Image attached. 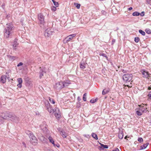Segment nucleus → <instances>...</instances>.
I'll return each instance as SVG.
<instances>
[{"label": "nucleus", "instance_id": "1", "mask_svg": "<svg viewBox=\"0 0 151 151\" xmlns=\"http://www.w3.org/2000/svg\"><path fill=\"white\" fill-rule=\"evenodd\" d=\"M7 27L5 28L4 35L6 38L9 37L12 35L14 29L13 25L10 24H6Z\"/></svg>", "mask_w": 151, "mask_h": 151}, {"label": "nucleus", "instance_id": "2", "mask_svg": "<svg viewBox=\"0 0 151 151\" xmlns=\"http://www.w3.org/2000/svg\"><path fill=\"white\" fill-rule=\"evenodd\" d=\"M132 76L131 74H127L124 75L122 76L123 81L126 82H129L132 80Z\"/></svg>", "mask_w": 151, "mask_h": 151}, {"label": "nucleus", "instance_id": "3", "mask_svg": "<svg viewBox=\"0 0 151 151\" xmlns=\"http://www.w3.org/2000/svg\"><path fill=\"white\" fill-rule=\"evenodd\" d=\"M46 109L50 113L54 112V110L48 101H46L45 103Z\"/></svg>", "mask_w": 151, "mask_h": 151}, {"label": "nucleus", "instance_id": "4", "mask_svg": "<svg viewBox=\"0 0 151 151\" xmlns=\"http://www.w3.org/2000/svg\"><path fill=\"white\" fill-rule=\"evenodd\" d=\"M29 137L30 138V141L32 144H34L37 142V139L35 136L33 134L32 132L29 133Z\"/></svg>", "mask_w": 151, "mask_h": 151}, {"label": "nucleus", "instance_id": "5", "mask_svg": "<svg viewBox=\"0 0 151 151\" xmlns=\"http://www.w3.org/2000/svg\"><path fill=\"white\" fill-rule=\"evenodd\" d=\"M40 127L45 134H47L48 133V130L47 128V126L46 124L43 123L40 125Z\"/></svg>", "mask_w": 151, "mask_h": 151}, {"label": "nucleus", "instance_id": "6", "mask_svg": "<svg viewBox=\"0 0 151 151\" xmlns=\"http://www.w3.org/2000/svg\"><path fill=\"white\" fill-rule=\"evenodd\" d=\"M38 19L40 24H43L44 23V17L42 14L40 13L38 15Z\"/></svg>", "mask_w": 151, "mask_h": 151}, {"label": "nucleus", "instance_id": "7", "mask_svg": "<svg viewBox=\"0 0 151 151\" xmlns=\"http://www.w3.org/2000/svg\"><path fill=\"white\" fill-rule=\"evenodd\" d=\"M53 113H54V115L57 118H59L61 116L60 110L58 108H55Z\"/></svg>", "mask_w": 151, "mask_h": 151}, {"label": "nucleus", "instance_id": "8", "mask_svg": "<svg viewBox=\"0 0 151 151\" xmlns=\"http://www.w3.org/2000/svg\"><path fill=\"white\" fill-rule=\"evenodd\" d=\"M55 88L57 89L62 88H63V82H60L56 83Z\"/></svg>", "mask_w": 151, "mask_h": 151}, {"label": "nucleus", "instance_id": "9", "mask_svg": "<svg viewBox=\"0 0 151 151\" xmlns=\"http://www.w3.org/2000/svg\"><path fill=\"white\" fill-rule=\"evenodd\" d=\"M40 77L41 78L43 76V74L45 73V69L44 67H42L40 68Z\"/></svg>", "mask_w": 151, "mask_h": 151}, {"label": "nucleus", "instance_id": "10", "mask_svg": "<svg viewBox=\"0 0 151 151\" xmlns=\"http://www.w3.org/2000/svg\"><path fill=\"white\" fill-rule=\"evenodd\" d=\"M52 32L50 29H47L44 32V34L45 37H48L52 34Z\"/></svg>", "mask_w": 151, "mask_h": 151}, {"label": "nucleus", "instance_id": "11", "mask_svg": "<svg viewBox=\"0 0 151 151\" xmlns=\"http://www.w3.org/2000/svg\"><path fill=\"white\" fill-rule=\"evenodd\" d=\"M76 35V34H74L72 35H70L67 36L65 38V40H66V42H67L72 40L73 37H75Z\"/></svg>", "mask_w": 151, "mask_h": 151}, {"label": "nucleus", "instance_id": "12", "mask_svg": "<svg viewBox=\"0 0 151 151\" xmlns=\"http://www.w3.org/2000/svg\"><path fill=\"white\" fill-rule=\"evenodd\" d=\"M143 77L145 78H148L149 77V73L148 72L146 71L143 70L141 71Z\"/></svg>", "mask_w": 151, "mask_h": 151}, {"label": "nucleus", "instance_id": "13", "mask_svg": "<svg viewBox=\"0 0 151 151\" xmlns=\"http://www.w3.org/2000/svg\"><path fill=\"white\" fill-rule=\"evenodd\" d=\"M8 117L11 118L12 120L16 121V120H18L19 118H17L15 115L9 114L8 116Z\"/></svg>", "mask_w": 151, "mask_h": 151}, {"label": "nucleus", "instance_id": "14", "mask_svg": "<svg viewBox=\"0 0 151 151\" xmlns=\"http://www.w3.org/2000/svg\"><path fill=\"white\" fill-rule=\"evenodd\" d=\"M63 88L65 87L68 86L70 84V82L68 80H66L63 82Z\"/></svg>", "mask_w": 151, "mask_h": 151}, {"label": "nucleus", "instance_id": "15", "mask_svg": "<svg viewBox=\"0 0 151 151\" xmlns=\"http://www.w3.org/2000/svg\"><path fill=\"white\" fill-rule=\"evenodd\" d=\"M6 80V77L5 75H3L1 76L0 81L3 83H5Z\"/></svg>", "mask_w": 151, "mask_h": 151}, {"label": "nucleus", "instance_id": "16", "mask_svg": "<svg viewBox=\"0 0 151 151\" xmlns=\"http://www.w3.org/2000/svg\"><path fill=\"white\" fill-rule=\"evenodd\" d=\"M60 135L63 138H66L67 137V134L64 131H60Z\"/></svg>", "mask_w": 151, "mask_h": 151}, {"label": "nucleus", "instance_id": "17", "mask_svg": "<svg viewBox=\"0 0 151 151\" xmlns=\"http://www.w3.org/2000/svg\"><path fill=\"white\" fill-rule=\"evenodd\" d=\"M149 143L147 142L146 144H144L142 145L141 146H140V149L142 150L146 148L147 146L149 145Z\"/></svg>", "mask_w": 151, "mask_h": 151}, {"label": "nucleus", "instance_id": "18", "mask_svg": "<svg viewBox=\"0 0 151 151\" xmlns=\"http://www.w3.org/2000/svg\"><path fill=\"white\" fill-rule=\"evenodd\" d=\"M48 139L50 142L53 144L54 146H55V144L54 143V141L53 140L52 138L50 136L48 137Z\"/></svg>", "mask_w": 151, "mask_h": 151}, {"label": "nucleus", "instance_id": "19", "mask_svg": "<svg viewBox=\"0 0 151 151\" xmlns=\"http://www.w3.org/2000/svg\"><path fill=\"white\" fill-rule=\"evenodd\" d=\"M109 89H105L103 90L102 94L103 95H105L108 93L109 92Z\"/></svg>", "mask_w": 151, "mask_h": 151}, {"label": "nucleus", "instance_id": "20", "mask_svg": "<svg viewBox=\"0 0 151 151\" xmlns=\"http://www.w3.org/2000/svg\"><path fill=\"white\" fill-rule=\"evenodd\" d=\"M80 68L82 69H84L86 68L85 64L83 63H81L80 64Z\"/></svg>", "mask_w": 151, "mask_h": 151}, {"label": "nucleus", "instance_id": "21", "mask_svg": "<svg viewBox=\"0 0 151 151\" xmlns=\"http://www.w3.org/2000/svg\"><path fill=\"white\" fill-rule=\"evenodd\" d=\"M118 137L119 139H122L123 137V133L122 132H120L118 134Z\"/></svg>", "mask_w": 151, "mask_h": 151}, {"label": "nucleus", "instance_id": "22", "mask_svg": "<svg viewBox=\"0 0 151 151\" xmlns=\"http://www.w3.org/2000/svg\"><path fill=\"white\" fill-rule=\"evenodd\" d=\"M91 135L92 136L96 139L97 140L98 139L97 135L96 134L94 133H92Z\"/></svg>", "mask_w": 151, "mask_h": 151}, {"label": "nucleus", "instance_id": "23", "mask_svg": "<svg viewBox=\"0 0 151 151\" xmlns=\"http://www.w3.org/2000/svg\"><path fill=\"white\" fill-rule=\"evenodd\" d=\"M48 99L51 103L52 104H55V102L53 99L51 98L50 97H49Z\"/></svg>", "mask_w": 151, "mask_h": 151}, {"label": "nucleus", "instance_id": "24", "mask_svg": "<svg viewBox=\"0 0 151 151\" xmlns=\"http://www.w3.org/2000/svg\"><path fill=\"white\" fill-rule=\"evenodd\" d=\"M139 13L137 12H134L132 13V15L133 16H138L139 15Z\"/></svg>", "mask_w": 151, "mask_h": 151}, {"label": "nucleus", "instance_id": "25", "mask_svg": "<svg viewBox=\"0 0 151 151\" xmlns=\"http://www.w3.org/2000/svg\"><path fill=\"white\" fill-rule=\"evenodd\" d=\"M98 100V99H91L90 101V102L91 103H93L95 102Z\"/></svg>", "mask_w": 151, "mask_h": 151}, {"label": "nucleus", "instance_id": "26", "mask_svg": "<svg viewBox=\"0 0 151 151\" xmlns=\"http://www.w3.org/2000/svg\"><path fill=\"white\" fill-rule=\"evenodd\" d=\"M139 110L140 111L142 112V113L143 112H146L147 111L145 109V108H141L139 109Z\"/></svg>", "mask_w": 151, "mask_h": 151}, {"label": "nucleus", "instance_id": "27", "mask_svg": "<svg viewBox=\"0 0 151 151\" xmlns=\"http://www.w3.org/2000/svg\"><path fill=\"white\" fill-rule=\"evenodd\" d=\"M139 32L142 35L144 36L145 35V32L143 31L141 29H140L139 30Z\"/></svg>", "mask_w": 151, "mask_h": 151}, {"label": "nucleus", "instance_id": "28", "mask_svg": "<svg viewBox=\"0 0 151 151\" xmlns=\"http://www.w3.org/2000/svg\"><path fill=\"white\" fill-rule=\"evenodd\" d=\"M136 113L139 116H141L142 114V113L139 110L138 111H137Z\"/></svg>", "mask_w": 151, "mask_h": 151}, {"label": "nucleus", "instance_id": "29", "mask_svg": "<svg viewBox=\"0 0 151 151\" xmlns=\"http://www.w3.org/2000/svg\"><path fill=\"white\" fill-rule=\"evenodd\" d=\"M2 114L1 115V116L4 119H6L7 118V116H6L4 115L5 113H2Z\"/></svg>", "mask_w": 151, "mask_h": 151}, {"label": "nucleus", "instance_id": "30", "mask_svg": "<svg viewBox=\"0 0 151 151\" xmlns=\"http://www.w3.org/2000/svg\"><path fill=\"white\" fill-rule=\"evenodd\" d=\"M16 40V39H15L14 42V44L13 45V46L14 48L15 47L18 45V43Z\"/></svg>", "mask_w": 151, "mask_h": 151}, {"label": "nucleus", "instance_id": "31", "mask_svg": "<svg viewBox=\"0 0 151 151\" xmlns=\"http://www.w3.org/2000/svg\"><path fill=\"white\" fill-rule=\"evenodd\" d=\"M6 77V78H7V79L9 81H10V79H11L12 80H13V79H11L9 77V73H6V75L5 76Z\"/></svg>", "mask_w": 151, "mask_h": 151}, {"label": "nucleus", "instance_id": "32", "mask_svg": "<svg viewBox=\"0 0 151 151\" xmlns=\"http://www.w3.org/2000/svg\"><path fill=\"white\" fill-rule=\"evenodd\" d=\"M87 96V94L86 93H85L83 95V99L84 101H86V96Z\"/></svg>", "mask_w": 151, "mask_h": 151}, {"label": "nucleus", "instance_id": "33", "mask_svg": "<svg viewBox=\"0 0 151 151\" xmlns=\"http://www.w3.org/2000/svg\"><path fill=\"white\" fill-rule=\"evenodd\" d=\"M146 32L148 34H150L151 33V30L149 29H147L145 30Z\"/></svg>", "mask_w": 151, "mask_h": 151}, {"label": "nucleus", "instance_id": "34", "mask_svg": "<svg viewBox=\"0 0 151 151\" xmlns=\"http://www.w3.org/2000/svg\"><path fill=\"white\" fill-rule=\"evenodd\" d=\"M101 147L107 149L108 148V146L106 145H104L103 144H101Z\"/></svg>", "mask_w": 151, "mask_h": 151}, {"label": "nucleus", "instance_id": "35", "mask_svg": "<svg viewBox=\"0 0 151 151\" xmlns=\"http://www.w3.org/2000/svg\"><path fill=\"white\" fill-rule=\"evenodd\" d=\"M99 55L100 56H102L103 57H105L106 58V59H107L108 57L107 56V55L106 54L104 53H102L100 54Z\"/></svg>", "mask_w": 151, "mask_h": 151}, {"label": "nucleus", "instance_id": "36", "mask_svg": "<svg viewBox=\"0 0 151 151\" xmlns=\"http://www.w3.org/2000/svg\"><path fill=\"white\" fill-rule=\"evenodd\" d=\"M139 38L138 37H135L134 38V41L137 43L138 42H139Z\"/></svg>", "mask_w": 151, "mask_h": 151}, {"label": "nucleus", "instance_id": "37", "mask_svg": "<svg viewBox=\"0 0 151 151\" xmlns=\"http://www.w3.org/2000/svg\"><path fill=\"white\" fill-rule=\"evenodd\" d=\"M74 5L77 9H79L80 7V4H79L75 3Z\"/></svg>", "mask_w": 151, "mask_h": 151}, {"label": "nucleus", "instance_id": "38", "mask_svg": "<svg viewBox=\"0 0 151 151\" xmlns=\"http://www.w3.org/2000/svg\"><path fill=\"white\" fill-rule=\"evenodd\" d=\"M17 81L19 83H22V80L21 78H18L17 79Z\"/></svg>", "mask_w": 151, "mask_h": 151}, {"label": "nucleus", "instance_id": "39", "mask_svg": "<svg viewBox=\"0 0 151 151\" xmlns=\"http://www.w3.org/2000/svg\"><path fill=\"white\" fill-rule=\"evenodd\" d=\"M137 140H138V141H139L140 142H142L143 141V139L141 137H139L138 138Z\"/></svg>", "mask_w": 151, "mask_h": 151}, {"label": "nucleus", "instance_id": "40", "mask_svg": "<svg viewBox=\"0 0 151 151\" xmlns=\"http://www.w3.org/2000/svg\"><path fill=\"white\" fill-rule=\"evenodd\" d=\"M54 3V5L55 6H56L57 7L59 5V4H58V2L55 1V2H54V3Z\"/></svg>", "mask_w": 151, "mask_h": 151}, {"label": "nucleus", "instance_id": "41", "mask_svg": "<svg viewBox=\"0 0 151 151\" xmlns=\"http://www.w3.org/2000/svg\"><path fill=\"white\" fill-rule=\"evenodd\" d=\"M51 9L52 10H53V11H55L56 10V8L55 6H52V7H51Z\"/></svg>", "mask_w": 151, "mask_h": 151}, {"label": "nucleus", "instance_id": "42", "mask_svg": "<svg viewBox=\"0 0 151 151\" xmlns=\"http://www.w3.org/2000/svg\"><path fill=\"white\" fill-rule=\"evenodd\" d=\"M147 3L151 5V0H147Z\"/></svg>", "mask_w": 151, "mask_h": 151}, {"label": "nucleus", "instance_id": "43", "mask_svg": "<svg viewBox=\"0 0 151 151\" xmlns=\"http://www.w3.org/2000/svg\"><path fill=\"white\" fill-rule=\"evenodd\" d=\"M23 65V63H22V62H20V63H19L17 65V67H19L20 66H21L22 65Z\"/></svg>", "mask_w": 151, "mask_h": 151}, {"label": "nucleus", "instance_id": "44", "mask_svg": "<svg viewBox=\"0 0 151 151\" xmlns=\"http://www.w3.org/2000/svg\"><path fill=\"white\" fill-rule=\"evenodd\" d=\"M148 96L150 99H151V92H150L148 95Z\"/></svg>", "mask_w": 151, "mask_h": 151}, {"label": "nucleus", "instance_id": "45", "mask_svg": "<svg viewBox=\"0 0 151 151\" xmlns=\"http://www.w3.org/2000/svg\"><path fill=\"white\" fill-rule=\"evenodd\" d=\"M17 86L20 88H21L22 86V83H19V84L17 85Z\"/></svg>", "mask_w": 151, "mask_h": 151}, {"label": "nucleus", "instance_id": "46", "mask_svg": "<svg viewBox=\"0 0 151 151\" xmlns=\"http://www.w3.org/2000/svg\"><path fill=\"white\" fill-rule=\"evenodd\" d=\"M145 12H142L140 14V15L142 16H143L144 15Z\"/></svg>", "mask_w": 151, "mask_h": 151}, {"label": "nucleus", "instance_id": "47", "mask_svg": "<svg viewBox=\"0 0 151 151\" xmlns=\"http://www.w3.org/2000/svg\"><path fill=\"white\" fill-rule=\"evenodd\" d=\"M112 151H119V149L117 148H116L114 150H113Z\"/></svg>", "mask_w": 151, "mask_h": 151}, {"label": "nucleus", "instance_id": "48", "mask_svg": "<svg viewBox=\"0 0 151 151\" xmlns=\"http://www.w3.org/2000/svg\"><path fill=\"white\" fill-rule=\"evenodd\" d=\"M10 58H11L14 60L15 59V57H14L13 56H11L10 57Z\"/></svg>", "mask_w": 151, "mask_h": 151}, {"label": "nucleus", "instance_id": "49", "mask_svg": "<svg viewBox=\"0 0 151 151\" xmlns=\"http://www.w3.org/2000/svg\"><path fill=\"white\" fill-rule=\"evenodd\" d=\"M56 146L57 147H60V145L59 144L55 145V147Z\"/></svg>", "mask_w": 151, "mask_h": 151}, {"label": "nucleus", "instance_id": "50", "mask_svg": "<svg viewBox=\"0 0 151 151\" xmlns=\"http://www.w3.org/2000/svg\"><path fill=\"white\" fill-rule=\"evenodd\" d=\"M77 100H78V101H80V100H81V98H80V97H78L77 98Z\"/></svg>", "mask_w": 151, "mask_h": 151}, {"label": "nucleus", "instance_id": "51", "mask_svg": "<svg viewBox=\"0 0 151 151\" xmlns=\"http://www.w3.org/2000/svg\"><path fill=\"white\" fill-rule=\"evenodd\" d=\"M22 144L25 147H26V145L24 142H23Z\"/></svg>", "mask_w": 151, "mask_h": 151}, {"label": "nucleus", "instance_id": "52", "mask_svg": "<svg viewBox=\"0 0 151 151\" xmlns=\"http://www.w3.org/2000/svg\"><path fill=\"white\" fill-rule=\"evenodd\" d=\"M128 10L129 11H130L131 10H132V7H130V8H129L128 9Z\"/></svg>", "mask_w": 151, "mask_h": 151}, {"label": "nucleus", "instance_id": "53", "mask_svg": "<svg viewBox=\"0 0 151 151\" xmlns=\"http://www.w3.org/2000/svg\"><path fill=\"white\" fill-rule=\"evenodd\" d=\"M46 151H52L50 149H48Z\"/></svg>", "mask_w": 151, "mask_h": 151}, {"label": "nucleus", "instance_id": "54", "mask_svg": "<svg viewBox=\"0 0 151 151\" xmlns=\"http://www.w3.org/2000/svg\"><path fill=\"white\" fill-rule=\"evenodd\" d=\"M148 89L149 90H151V87H149L148 88Z\"/></svg>", "mask_w": 151, "mask_h": 151}, {"label": "nucleus", "instance_id": "55", "mask_svg": "<svg viewBox=\"0 0 151 151\" xmlns=\"http://www.w3.org/2000/svg\"><path fill=\"white\" fill-rule=\"evenodd\" d=\"M126 86L128 87H130V86H129V85H125V86Z\"/></svg>", "mask_w": 151, "mask_h": 151}, {"label": "nucleus", "instance_id": "56", "mask_svg": "<svg viewBox=\"0 0 151 151\" xmlns=\"http://www.w3.org/2000/svg\"><path fill=\"white\" fill-rule=\"evenodd\" d=\"M53 2L54 3L55 1L54 0H52Z\"/></svg>", "mask_w": 151, "mask_h": 151}, {"label": "nucleus", "instance_id": "57", "mask_svg": "<svg viewBox=\"0 0 151 151\" xmlns=\"http://www.w3.org/2000/svg\"><path fill=\"white\" fill-rule=\"evenodd\" d=\"M127 138V136H126L125 137H124V139H126Z\"/></svg>", "mask_w": 151, "mask_h": 151}, {"label": "nucleus", "instance_id": "58", "mask_svg": "<svg viewBox=\"0 0 151 151\" xmlns=\"http://www.w3.org/2000/svg\"><path fill=\"white\" fill-rule=\"evenodd\" d=\"M1 106V103H0V107Z\"/></svg>", "mask_w": 151, "mask_h": 151}, {"label": "nucleus", "instance_id": "59", "mask_svg": "<svg viewBox=\"0 0 151 151\" xmlns=\"http://www.w3.org/2000/svg\"><path fill=\"white\" fill-rule=\"evenodd\" d=\"M105 12L104 11H102V13H104V12Z\"/></svg>", "mask_w": 151, "mask_h": 151}, {"label": "nucleus", "instance_id": "60", "mask_svg": "<svg viewBox=\"0 0 151 151\" xmlns=\"http://www.w3.org/2000/svg\"><path fill=\"white\" fill-rule=\"evenodd\" d=\"M29 83H30V82H29Z\"/></svg>", "mask_w": 151, "mask_h": 151}, {"label": "nucleus", "instance_id": "61", "mask_svg": "<svg viewBox=\"0 0 151 151\" xmlns=\"http://www.w3.org/2000/svg\"><path fill=\"white\" fill-rule=\"evenodd\" d=\"M115 41V40L114 41L113 40L112 41V42H114Z\"/></svg>", "mask_w": 151, "mask_h": 151}, {"label": "nucleus", "instance_id": "62", "mask_svg": "<svg viewBox=\"0 0 151 151\" xmlns=\"http://www.w3.org/2000/svg\"><path fill=\"white\" fill-rule=\"evenodd\" d=\"M115 41V40L114 41L113 40L112 41V42H114Z\"/></svg>", "mask_w": 151, "mask_h": 151}, {"label": "nucleus", "instance_id": "63", "mask_svg": "<svg viewBox=\"0 0 151 151\" xmlns=\"http://www.w3.org/2000/svg\"><path fill=\"white\" fill-rule=\"evenodd\" d=\"M27 0H24V1H26Z\"/></svg>", "mask_w": 151, "mask_h": 151}]
</instances>
